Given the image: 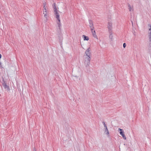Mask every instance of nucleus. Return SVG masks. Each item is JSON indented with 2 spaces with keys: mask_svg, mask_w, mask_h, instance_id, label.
<instances>
[{
  "mask_svg": "<svg viewBox=\"0 0 151 151\" xmlns=\"http://www.w3.org/2000/svg\"><path fill=\"white\" fill-rule=\"evenodd\" d=\"M119 130L120 131V134L122 136L123 139H126V137L124 134V133L123 132V130L122 129L119 128Z\"/></svg>",
  "mask_w": 151,
  "mask_h": 151,
  "instance_id": "nucleus-1",
  "label": "nucleus"
},
{
  "mask_svg": "<svg viewBox=\"0 0 151 151\" xmlns=\"http://www.w3.org/2000/svg\"><path fill=\"white\" fill-rule=\"evenodd\" d=\"M91 60L90 56H87V57L86 58V60L85 62H87V64H89Z\"/></svg>",
  "mask_w": 151,
  "mask_h": 151,
  "instance_id": "nucleus-2",
  "label": "nucleus"
},
{
  "mask_svg": "<svg viewBox=\"0 0 151 151\" xmlns=\"http://www.w3.org/2000/svg\"><path fill=\"white\" fill-rule=\"evenodd\" d=\"M107 27L109 31H111L112 28V23L111 22H109L108 23Z\"/></svg>",
  "mask_w": 151,
  "mask_h": 151,
  "instance_id": "nucleus-3",
  "label": "nucleus"
},
{
  "mask_svg": "<svg viewBox=\"0 0 151 151\" xmlns=\"http://www.w3.org/2000/svg\"><path fill=\"white\" fill-rule=\"evenodd\" d=\"M54 14L55 15V17L57 19L58 21H60V15L58 13V11L55 12Z\"/></svg>",
  "mask_w": 151,
  "mask_h": 151,
  "instance_id": "nucleus-4",
  "label": "nucleus"
},
{
  "mask_svg": "<svg viewBox=\"0 0 151 151\" xmlns=\"http://www.w3.org/2000/svg\"><path fill=\"white\" fill-rule=\"evenodd\" d=\"M149 25L150 27V28L149 29V30L150 31V32L149 33H150L149 39H150V46H151V25L150 24H149Z\"/></svg>",
  "mask_w": 151,
  "mask_h": 151,
  "instance_id": "nucleus-5",
  "label": "nucleus"
},
{
  "mask_svg": "<svg viewBox=\"0 0 151 151\" xmlns=\"http://www.w3.org/2000/svg\"><path fill=\"white\" fill-rule=\"evenodd\" d=\"M90 48L87 49L85 52L86 56H91V53L90 52Z\"/></svg>",
  "mask_w": 151,
  "mask_h": 151,
  "instance_id": "nucleus-6",
  "label": "nucleus"
},
{
  "mask_svg": "<svg viewBox=\"0 0 151 151\" xmlns=\"http://www.w3.org/2000/svg\"><path fill=\"white\" fill-rule=\"evenodd\" d=\"M89 26L90 28H93L94 26L92 21L91 20H90L89 21Z\"/></svg>",
  "mask_w": 151,
  "mask_h": 151,
  "instance_id": "nucleus-7",
  "label": "nucleus"
},
{
  "mask_svg": "<svg viewBox=\"0 0 151 151\" xmlns=\"http://www.w3.org/2000/svg\"><path fill=\"white\" fill-rule=\"evenodd\" d=\"M128 7L129 11H131L133 10V7L132 6H131L129 4H128Z\"/></svg>",
  "mask_w": 151,
  "mask_h": 151,
  "instance_id": "nucleus-8",
  "label": "nucleus"
},
{
  "mask_svg": "<svg viewBox=\"0 0 151 151\" xmlns=\"http://www.w3.org/2000/svg\"><path fill=\"white\" fill-rule=\"evenodd\" d=\"M92 34L93 35V36L95 38L97 37V35L96 34V32L95 31H94L93 32H92Z\"/></svg>",
  "mask_w": 151,
  "mask_h": 151,
  "instance_id": "nucleus-9",
  "label": "nucleus"
},
{
  "mask_svg": "<svg viewBox=\"0 0 151 151\" xmlns=\"http://www.w3.org/2000/svg\"><path fill=\"white\" fill-rule=\"evenodd\" d=\"M83 37L84 38V40H88L89 39V38L88 37H87L84 35H83Z\"/></svg>",
  "mask_w": 151,
  "mask_h": 151,
  "instance_id": "nucleus-10",
  "label": "nucleus"
},
{
  "mask_svg": "<svg viewBox=\"0 0 151 151\" xmlns=\"http://www.w3.org/2000/svg\"><path fill=\"white\" fill-rule=\"evenodd\" d=\"M58 22H57V24L59 29H60V27L61 26L60 19V21H58Z\"/></svg>",
  "mask_w": 151,
  "mask_h": 151,
  "instance_id": "nucleus-11",
  "label": "nucleus"
},
{
  "mask_svg": "<svg viewBox=\"0 0 151 151\" xmlns=\"http://www.w3.org/2000/svg\"><path fill=\"white\" fill-rule=\"evenodd\" d=\"M43 14H44L45 17L47 18V12H44V11H43Z\"/></svg>",
  "mask_w": 151,
  "mask_h": 151,
  "instance_id": "nucleus-12",
  "label": "nucleus"
},
{
  "mask_svg": "<svg viewBox=\"0 0 151 151\" xmlns=\"http://www.w3.org/2000/svg\"><path fill=\"white\" fill-rule=\"evenodd\" d=\"M105 128V132H106V134H109V132L107 128V127Z\"/></svg>",
  "mask_w": 151,
  "mask_h": 151,
  "instance_id": "nucleus-13",
  "label": "nucleus"
},
{
  "mask_svg": "<svg viewBox=\"0 0 151 151\" xmlns=\"http://www.w3.org/2000/svg\"><path fill=\"white\" fill-rule=\"evenodd\" d=\"M44 8V11H44V12H47V6L45 7H43Z\"/></svg>",
  "mask_w": 151,
  "mask_h": 151,
  "instance_id": "nucleus-14",
  "label": "nucleus"
},
{
  "mask_svg": "<svg viewBox=\"0 0 151 151\" xmlns=\"http://www.w3.org/2000/svg\"><path fill=\"white\" fill-rule=\"evenodd\" d=\"M4 87L5 88H7L8 89H9V87L8 86H7L6 84H5L4 85Z\"/></svg>",
  "mask_w": 151,
  "mask_h": 151,
  "instance_id": "nucleus-15",
  "label": "nucleus"
},
{
  "mask_svg": "<svg viewBox=\"0 0 151 151\" xmlns=\"http://www.w3.org/2000/svg\"><path fill=\"white\" fill-rule=\"evenodd\" d=\"M54 12L58 11L56 6H55V7L53 8Z\"/></svg>",
  "mask_w": 151,
  "mask_h": 151,
  "instance_id": "nucleus-16",
  "label": "nucleus"
},
{
  "mask_svg": "<svg viewBox=\"0 0 151 151\" xmlns=\"http://www.w3.org/2000/svg\"><path fill=\"white\" fill-rule=\"evenodd\" d=\"M90 29H91V32H93L94 31H95L94 30V27H93V28H90Z\"/></svg>",
  "mask_w": 151,
  "mask_h": 151,
  "instance_id": "nucleus-17",
  "label": "nucleus"
},
{
  "mask_svg": "<svg viewBox=\"0 0 151 151\" xmlns=\"http://www.w3.org/2000/svg\"><path fill=\"white\" fill-rule=\"evenodd\" d=\"M46 3L45 2L44 3H43V7H46L47 6H46Z\"/></svg>",
  "mask_w": 151,
  "mask_h": 151,
  "instance_id": "nucleus-18",
  "label": "nucleus"
},
{
  "mask_svg": "<svg viewBox=\"0 0 151 151\" xmlns=\"http://www.w3.org/2000/svg\"><path fill=\"white\" fill-rule=\"evenodd\" d=\"M103 124L104 125V127H105V128H106V127H107V126H106V124H105V123L104 122H103Z\"/></svg>",
  "mask_w": 151,
  "mask_h": 151,
  "instance_id": "nucleus-19",
  "label": "nucleus"
},
{
  "mask_svg": "<svg viewBox=\"0 0 151 151\" xmlns=\"http://www.w3.org/2000/svg\"><path fill=\"white\" fill-rule=\"evenodd\" d=\"M126 44L125 43H124L123 45V47L124 48H125L126 47Z\"/></svg>",
  "mask_w": 151,
  "mask_h": 151,
  "instance_id": "nucleus-20",
  "label": "nucleus"
},
{
  "mask_svg": "<svg viewBox=\"0 0 151 151\" xmlns=\"http://www.w3.org/2000/svg\"><path fill=\"white\" fill-rule=\"evenodd\" d=\"M109 37L111 39H112V33H111L109 35Z\"/></svg>",
  "mask_w": 151,
  "mask_h": 151,
  "instance_id": "nucleus-21",
  "label": "nucleus"
},
{
  "mask_svg": "<svg viewBox=\"0 0 151 151\" xmlns=\"http://www.w3.org/2000/svg\"><path fill=\"white\" fill-rule=\"evenodd\" d=\"M55 6H56V4L55 3H54L53 5V7H55Z\"/></svg>",
  "mask_w": 151,
  "mask_h": 151,
  "instance_id": "nucleus-22",
  "label": "nucleus"
},
{
  "mask_svg": "<svg viewBox=\"0 0 151 151\" xmlns=\"http://www.w3.org/2000/svg\"><path fill=\"white\" fill-rule=\"evenodd\" d=\"M33 151H36V149L35 147H34L33 148Z\"/></svg>",
  "mask_w": 151,
  "mask_h": 151,
  "instance_id": "nucleus-23",
  "label": "nucleus"
},
{
  "mask_svg": "<svg viewBox=\"0 0 151 151\" xmlns=\"http://www.w3.org/2000/svg\"><path fill=\"white\" fill-rule=\"evenodd\" d=\"M1 54H0V58H1Z\"/></svg>",
  "mask_w": 151,
  "mask_h": 151,
  "instance_id": "nucleus-24",
  "label": "nucleus"
}]
</instances>
